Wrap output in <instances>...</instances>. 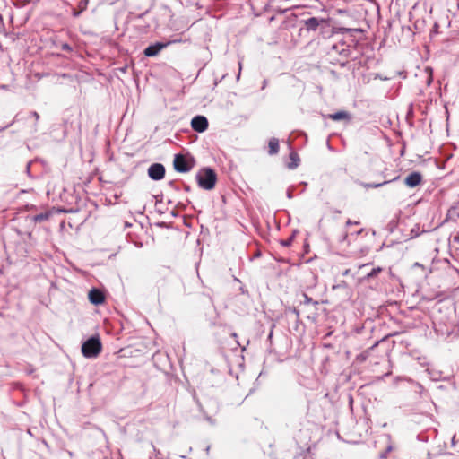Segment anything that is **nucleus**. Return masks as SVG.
I'll list each match as a JSON object with an SVG mask.
<instances>
[{
	"instance_id": "obj_13",
	"label": "nucleus",
	"mask_w": 459,
	"mask_h": 459,
	"mask_svg": "<svg viewBox=\"0 0 459 459\" xmlns=\"http://www.w3.org/2000/svg\"><path fill=\"white\" fill-rule=\"evenodd\" d=\"M51 215H52V212L49 211H47L45 212H41V213H39V214L33 216L32 221L36 223L42 222L44 221H48Z\"/></svg>"
},
{
	"instance_id": "obj_6",
	"label": "nucleus",
	"mask_w": 459,
	"mask_h": 459,
	"mask_svg": "<svg viewBox=\"0 0 459 459\" xmlns=\"http://www.w3.org/2000/svg\"><path fill=\"white\" fill-rule=\"evenodd\" d=\"M192 128L198 133H203L208 128V120L204 116H196L191 121Z\"/></svg>"
},
{
	"instance_id": "obj_10",
	"label": "nucleus",
	"mask_w": 459,
	"mask_h": 459,
	"mask_svg": "<svg viewBox=\"0 0 459 459\" xmlns=\"http://www.w3.org/2000/svg\"><path fill=\"white\" fill-rule=\"evenodd\" d=\"M89 0H80L77 4V7L74 9L73 15L74 17L79 16L83 11L87 9Z\"/></svg>"
},
{
	"instance_id": "obj_9",
	"label": "nucleus",
	"mask_w": 459,
	"mask_h": 459,
	"mask_svg": "<svg viewBox=\"0 0 459 459\" xmlns=\"http://www.w3.org/2000/svg\"><path fill=\"white\" fill-rule=\"evenodd\" d=\"M328 117L333 121H340V120L350 121L351 118V114L344 110H341V111H338V112H335L333 114H329Z\"/></svg>"
},
{
	"instance_id": "obj_14",
	"label": "nucleus",
	"mask_w": 459,
	"mask_h": 459,
	"mask_svg": "<svg viewBox=\"0 0 459 459\" xmlns=\"http://www.w3.org/2000/svg\"><path fill=\"white\" fill-rule=\"evenodd\" d=\"M307 30H316L319 26V21L316 17L307 19L305 22Z\"/></svg>"
},
{
	"instance_id": "obj_22",
	"label": "nucleus",
	"mask_w": 459,
	"mask_h": 459,
	"mask_svg": "<svg viewBox=\"0 0 459 459\" xmlns=\"http://www.w3.org/2000/svg\"><path fill=\"white\" fill-rule=\"evenodd\" d=\"M290 240H288V241L284 242V245H285V246H289V245H290Z\"/></svg>"
},
{
	"instance_id": "obj_16",
	"label": "nucleus",
	"mask_w": 459,
	"mask_h": 459,
	"mask_svg": "<svg viewBox=\"0 0 459 459\" xmlns=\"http://www.w3.org/2000/svg\"><path fill=\"white\" fill-rule=\"evenodd\" d=\"M59 48L61 50L68 53L73 51V48L68 43H60Z\"/></svg>"
},
{
	"instance_id": "obj_20",
	"label": "nucleus",
	"mask_w": 459,
	"mask_h": 459,
	"mask_svg": "<svg viewBox=\"0 0 459 459\" xmlns=\"http://www.w3.org/2000/svg\"><path fill=\"white\" fill-rule=\"evenodd\" d=\"M388 181H385L383 183H378V184H374V185H368V186H370V187H378V186H383L384 184L387 183Z\"/></svg>"
},
{
	"instance_id": "obj_4",
	"label": "nucleus",
	"mask_w": 459,
	"mask_h": 459,
	"mask_svg": "<svg viewBox=\"0 0 459 459\" xmlns=\"http://www.w3.org/2000/svg\"><path fill=\"white\" fill-rule=\"evenodd\" d=\"M148 175L153 180H160L165 176V168L160 163H154L149 167Z\"/></svg>"
},
{
	"instance_id": "obj_19",
	"label": "nucleus",
	"mask_w": 459,
	"mask_h": 459,
	"mask_svg": "<svg viewBox=\"0 0 459 459\" xmlns=\"http://www.w3.org/2000/svg\"><path fill=\"white\" fill-rule=\"evenodd\" d=\"M31 116L35 118L36 122L39 121V115L38 114V112H36V111L31 112Z\"/></svg>"
},
{
	"instance_id": "obj_1",
	"label": "nucleus",
	"mask_w": 459,
	"mask_h": 459,
	"mask_svg": "<svg viewBox=\"0 0 459 459\" xmlns=\"http://www.w3.org/2000/svg\"><path fill=\"white\" fill-rule=\"evenodd\" d=\"M198 186L204 190H212L215 187L217 175L211 168L200 169L196 175Z\"/></svg>"
},
{
	"instance_id": "obj_15",
	"label": "nucleus",
	"mask_w": 459,
	"mask_h": 459,
	"mask_svg": "<svg viewBox=\"0 0 459 459\" xmlns=\"http://www.w3.org/2000/svg\"><path fill=\"white\" fill-rule=\"evenodd\" d=\"M382 271H383V268L379 267V266L373 268L371 270V272L367 274V278L369 279V278L377 277Z\"/></svg>"
},
{
	"instance_id": "obj_8",
	"label": "nucleus",
	"mask_w": 459,
	"mask_h": 459,
	"mask_svg": "<svg viewBox=\"0 0 459 459\" xmlns=\"http://www.w3.org/2000/svg\"><path fill=\"white\" fill-rule=\"evenodd\" d=\"M167 44L163 43H156L154 45H151L147 47L143 53L146 56H156L162 48H164Z\"/></svg>"
},
{
	"instance_id": "obj_12",
	"label": "nucleus",
	"mask_w": 459,
	"mask_h": 459,
	"mask_svg": "<svg viewBox=\"0 0 459 459\" xmlns=\"http://www.w3.org/2000/svg\"><path fill=\"white\" fill-rule=\"evenodd\" d=\"M268 152L271 155L276 154L279 152V141L276 138H272L268 143Z\"/></svg>"
},
{
	"instance_id": "obj_11",
	"label": "nucleus",
	"mask_w": 459,
	"mask_h": 459,
	"mask_svg": "<svg viewBox=\"0 0 459 459\" xmlns=\"http://www.w3.org/2000/svg\"><path fill=\"white\" fill-rule=\"evenodd\" d=\"M290 162L288 163V168L290 169H296L299 164V154L295 152H291L290 153Z\"/></svg>"
},
{
	"instance_id": "obj_21",
	"label": "nucleus",
	"mask_w": 459,
	"mask_h": 459,
	"mask_svg": "<svg viewBox=\"0 0 459 459\" xmlns=\"http://www.w3.org/2000/svg\"><path fill=\"white\" fill-rule=\"evenodd\" d=\"M347 224L348 225H351V224H356L357 225V224H359V221H351V220H348L347 221Z\"/></svg>"
},
{
	"instance_id": "obj_2",
	"label": "nucleus",
	"mask_w": 459,
	"mask_h": 459,
	"mask_svg": "<svg viewBox=\"0 0 459 459\" xmlns=\"http://www.w3.org/2000/svg\"><path fill=\"white\" fill-rule=\"evenodd\" d=\"M195 165L194 158L184 155L176 154L173 160V166L176 171L180 173H186L190 171Z\"/></svg>"
},
{
	"instance_id": "obj_5",
	"label": "nucleus",
	"mask_w": 459,
	"mask_h": 459,
	"mask_svg": "<svg viewBox=\"0 0 459 459\" xmlns=\"http://www.w3.org/2000/svg\"><path fill=\"white\" fill-rule=\"evenodd\" d=\"M88 298L90 302L95 306L101 305L106 300V296L104 292L100 289L96 288L90 290L88 293Z\"/></svg>"
},
{
	"instance_id": "obj_18",
	"label": "nucleus",
	"mask_w": 459,
	"mask_h": 459,
	"mask_svg": "<svg viewBox=\"0 0 459 459\" xmlns=\"http://www.w3.org/2000/svg\"><path fill=\"white\" fill-rule=\"evenodd\" d=\"M303 297H304V303L305 304H314V305H317L318 302L317 301H313V299L311 298H309L307 294H303Z\"/></svg>"
},
{
	"instance_id": "obj_3",
	"label": "nucleus",
	"mask_w": 459,
	"mask_h": 459,
	"mask_svg": "<svg viewBox=\"0 0 459 459\" xmlns=\"http://www.w3.org/2000/svg\"><path fill=\"white\" fill-rule=\"evenodd\" d=\"M101 349L100 339L91 337L82 345V353L86 358H96L101 352Z\"/></svg>"
},
{
	"instance_id": "obj_17",
	"label": "nucleus",
	"mask_w": 459,
	"mask_h": 459,
	"mask_svg": "<svg viewBox=\"0 0 459 459\" xmlns=\"http://www.w3.org/2000/svg\"><path fill=\"white\" fill-rule=\"evenodd\" d=\"M368 352L365 351V352L358 355L356 357V360L359 361V362H363V361H365L368 359Z\"/></svg>"
},
{
	"instance_id": "obj_7",
	"label": "nucleus",
	"mask_w": 459,
	"mask_h": 459,
	"mask_svg": "<svg viewBox=\"0 0 459 459\" xmlns=\"http://www.w3.org/2000/svg\"><path fill=\"white\" fill-rule=\"evenodd\" d=\"M422 183V175L414 171L404 178V184L409 187H416Z\"/></svg>"
}]
</instances>
